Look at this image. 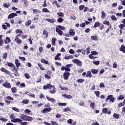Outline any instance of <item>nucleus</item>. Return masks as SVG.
Instances as JSON below:
<instances>
[{"label":"nucleus","instance_id":"nucleus-23","mask_svg":"<svg viewBox=\"0 0 125 125\" xmlns=\"http://www.w3.org/2000/svg\"><path fill=\"white\" fill-rule=\"evenodd\" d=\"M91 40L97 41H98V38L97 37V35L92 36H91Z\"/></svg>","mask_w":125,"mask_h":125},{"label":"nucleus","instance_id":"nucleus-19","mask_svg":"<svg viewBox=\"0 0 125 125\" xmlns=\"http://www.w3.org/2000/svg\"><path fill=\"white\" fill-rule=\"evenodd\" d=\"M62 97H64V98H66V99H72L73 98V97L71 96V95H67L65 94L62 95Z\"/></svg>","mask_w":125,"mask_h":125},{"label":"nucleus","instance_id":"nucleus-29","mask_svg":"<svg viewBox=\"0 0 125 125\" xmlns=\"http://www.w3.org/2000/svg\"><path fill=\"white\" fill-rule=\"evenodd\" d=\"M125 99V97L123 95H120L118 98H117V100L118 101H120V100H124Z\"/></svg>","mask_w":125,"mask_h":125},{"label":"nucleus","instance_id":"nucleus-28","mask_svg":"<svg viewBox=\"0 0 125 125\" xmlns=\"http://www.w3.org/2000/svg\"><path fill=\"white\" fill-rule=\"evenodd\" d=\"M74 58V56L73 55H70L69 56H65L64 59L65 60H69V59H73Z\"/></svg>","mask_w":125,"mask_h":125},{"label":"nucleus","instance_id":"nucleus-5","mask_svg":"<svg viewBox=\"0 0 125 125\" xmlns=\"http://www.w3.org/2000/svg\"><path fill=\"white\" fill-rule=\"evenodd\" d=\"M72 62H73V63L75 64H76V65L79 67H82V66H83V62H82V61H80L79 59H73L72 60Z\"/></svg>","mask_w":125,"mask_h":125},{"label":"nucleus","instance_id":"nucleus-61","mask_svg":"<svg viewBox=\"0 0 125 125\" xmlns=\"http://www.w3.org/2000/svg\"><path fill=\"white\" fill-rule=\"evenodd\" d=\"M79 104L80 106H84V105H85V104H84V102H83V101H81L80 103H79Z\"/></svg>","mask_w":125,"mask_h":125},{"label":"nucleus","instance_id":"nucleus-20","mask_svg":"<svg viewBox=\"0 0 125 125\" xmlns=\"http://www.w3.org/2000/svg\"><path fill=\"white\" fill-rule=\"evenodd\" d=\"M3 37V35H0V46H2L3 43H4V42H3V39H2Z\"/></svg>","mask_w":125,"mask_h":125},{"label":"nucleus","instance_id":"nucleus-58","mask_svg":"<svg viewBox=\"0 0 125 125\" xmlns=\"http://www.w3.org/2000/svg\"><path fill=\"white\" fill-rule=\"evenodd\" d=\"M12 109L14 111H15L16 112H20V109H18V108L15 107H12Z\"/></svg>","mask_w":125,"mask_h":125},{"label":"nucleus","instance_id":"nucleus-39","mask_svg":"<svg viewBox=\"0 0 125 125\" xmlns=\"http://www.w3.org/2000/svg\"><path fill=\"white\" fill-rule=\"evenodd\" d=\"M56 42V38H53L52 39V45H55V42Z\"/></svg>","mask_w":125,"mask_h":125},{"label":"nucleus","instance_id":"nucleus-38","mask_svg":"<svg viewBox=\"0 0 125 125\" xmlns=\"http://www.w3.org/2000/svg\"><path fill=\"white\" fill-rule=\"evenodd\" d=\"M59 87L62 89V90H68V88L66 87H63L61 85H59Z\"/></svg>","mask_w":125,"mask_h":125},{"label":"nucleus","instance_id":"nucleus-47","mask_svg":"<svg viewBox=\"0 0 125 125\" xmlns=\"http://www.w3.org/2000/svg\"><path fill=\"white\" fill-rule=\"evenodd\" d=\"M57 15L60 17H64V14L62 12L57 13Z\"/></svg>","mask_w":125,"mask_h":125},{"label":"nucleus","instance_id":"nucleus-22","mask_svg":"<svg viewBox=\"0 0 125 125\" xmlns=\"http://www.w3.org/2000/svg\"><path fill=\"white\" fill-rule=\"evenodd\" d=\"M15 41L17 44H21V43H22V40L19 38H15Z\"/></svg>","mask_w":125,"mask_h":125},{"label":"nucleus","instance_id":"nucleus-51","mask_svg":"<svg viewBox=\"0 0 125 125\" xmlns=\"http://www.w3.org/2000/svg\"><path fill=\"white\" fill-rule=\"evenodd\" d=\"M44 78L47 80H50V79H51V76L48 74H44Z\"/></svg>","mask_w":125,"mask_h":125},{"label":"nucleus","instance_id":"nucleus-54","mask_svg":"<svg viewBox=\"0 0 125 125\" xmlns=\"http://www.w3.org/2000/svg\"><path fill=\"white\" fill-rule=\"evenodd\" d=\"M53 2H54V3H55V4H56V5L58 8H59L60 7H61L60 5H59V4H58V2H57V0H55Z\"/></svg>","mask_w":125,"mask_h":125},{"label":"nucleus","instance_id":"nucleus-44","mask_svg":"<svg viewBox=\"0 0 125 125\" xmlns=\"http://www.w3.org/2000/svg\"><path fill=\"white\" fill-rule=\"evenodd\" d=\"M113 117L118 120V119L120 118V114H117V113H114L113 114Z\"/></svg>","mask_w":125,"mask_h":125},{"label":"nucleus","instance_id":"nucleus-21","mask_svg":"<svg viewBox=\"0 0 125 125\" xmlns=\"http://www.w3.org/2000/svg\"><path fill=\"white\" fill-rule=\"evenodd\" d=\"M6 66H8L9 67H11V68H13L14 67V64L11 62H7L5 64Z\"/></svg>","mask_w":125,"mask_h":125},{"label":"nucleus","instance_id":"nucleus-62","mask_svg":"<svg viewBox=\"0 0 125 125\" xmlns=\"http://www.w3.org/2000/svg\"><path fill=\"white\" fill-rule=\"evenodd\" d=\"M93 62V64H94V65H99V64H100V62H99V61H94Z\"/></svg>","mask_w":125,"mask_h":125},{"label":"nucleus","instance_id":"nucleus-27","mask_svg":"<svg viewBox=\"0 0 125 125\" xmlns=\"http://www.w3.org/2000/svg\"><path fill=\"white\" fill-rule=\"evenodd\" d=\"M92 77V74H91V71H88L87 72V74L86 75V78H91Z\"/></svg>","mask_w":125,"mask_h":125},{"label":"nucleus","instance_id":"nucleus-18","mask_svg":"<svg viewBox=\"0 0 125 125\" xmlns=\"http://www.w3.org/2000/svg\"><path fill=\"white\" fill-rule=\"evenodd\" d=\"M51 111V107H49V108L46 107L43 109L42 113H43V114H45V113H47V112H50Z\"/></svg>","mask_w":125,"mask_h":125},{"label":"nucleus","instance_id":"nucleus-11","mask_svg":"<svg viewBox=\"0 0 125 125\" xmlns=\"http://www.w3.org/2000/svg\"><path fill=\"white\" fill-rule=\"evenodd\" d=\"M49 93L51 94H54L56 92V88H55V85H53L52 87L50 88Z\"/></svg>","mask_w":125,"mask_h":125},{"label":"nucleus","instance_id":"nucleus-48","mask_svg":"<svg viewBox=\"0 0 125 125\" xmlns=\"http://www.w3.org/2000/svg\"><path fill=\"white\" fill-rule=\"evenodd\" d=\"M16 34H23V31L20 29H17L15 31Z\"/></svg>","mask_w":125,"mask_h":125},{"label":"nucleus","instance_id":"nucleus-26","mask_svg":"<svg viewBox=\"0 0 125 125\" xmlns=\"http://www.w3.org/2000/svg\"><path fill=\"white\" fill-rule=\"evenodd\" d=\"M75 30L74 29H70L69 31V35L70 36H75Z\"/></svg>","mask_w":125,"mask_h":125},{"label":"nucleus","instance_id":"nucleus-14","mask_svg":"<svg viewBox=\"0 0 125 125\" xmlns=\"http://www.w3.org/2000/svg\"><path fill=\"white\" fill-rule=\"evenodd\" d=\"M46 98L48 100V101H50V102H51L52 103H55L56 102V101L55 100L54 98H52L51 97H49L48 96H46Z\"/></svg>","mask_w":125,"mask_h":125},{"label":"nucleus","instance_id":"nucleus-16","mask_svg":"<svg viewBox=\"0 0 125 125\" xmlns=\"http://www.w3.org/2000/svg\"><path fill=\"white\" fill-rule=\"evenodd\" d=\"M46 20L47 21V22H49V23H51L52 24H53V23H55V22H56V20H55L54 18L47 19Z\"/></svg>","mask_w":125,"mask_h":125},{"label":"nucleus","instance_id":"nucleus-3","mask_svg":"<svg viewBox=\"0 0 125 125\" xmlns=\"http://www.w3.org/2000/svg\"><path fill=\"white\" fill-rule=\"evenodd\" d=\"M10 119H11L12 120L11 122L12 123H21V122L22 121V120L19 119V118H15V116H14V114H12L10 116Z\"/></svg>","mask_w":125,"mask_h":125},{"label":"nucleus","instance_id":"nucleus-43","mask_svg":"<svg viewBox=\"0 0 125 125\" xmlns=\"http://www.w3.org/2000/svg\"><path fill=\"white\" fill-rule=\"evenodd\" d=\"M103 24L104 25H106L107 26H110V21H103Z\"/></svg>","mask_w":125,"mask_h":125},{"label":"nucleus","instance_id":"nucleus-57","mask_svg":"<svg viewBox=\"0 0 125 125\" xmlns=\"http://www.w3.org/2000/svg\"><path fill=\"white\" fill-rule=\"evenodd\" d=\"M3 59H6L7 58V53L5 52L2 56Z\"/></svg>","mask_w":125,"mask_h":125},{"label":"nucleus","instance_id":"nucleus-1","mask_svg":"<svg viewBox=\"0 0 125 125\" xmlns=\"http://www.w3.org/2000/svg\"><path fill=\"white\" fill-rule=\"evenodd\" d=\"M65 31V27L62 25H57L56 28V32L59 35V36H62L63 35V31Z\"/></svg>","mask_w":125,"mask_h":125},{"label":"nucleus","instance_id":"nucleus-40","mask_svg":"<svg viewBox=\"0 0 125 125\" xmlns=\"http://www.w3.org/2000/svg\"><path fill=\"white\" fill-rule=\"evenodd\" d=\"M32 23V21L31 20H28L25 23V26H30L31 24Z\"/></svg>","mask_w":125,"mask_h":125},{"label":"nucleus","instance_id":"nucleus-4","mask_svg":"<svg viewBox=\"0 0 125 125\" xmlns=\"http://www.w3.org/2000/svg\"><path fill=\"white\" fill-rule=\"evenodd\" d=\"M73 64H66L65 66H62L61 70L62 71H64V70L65 71V72H71V69H70V67H72Z\"/></svg>","mask_w":125,"mask_h":125},{"label":"nucleus","instance_id":"nucleus-6","mask_svg":"<svg viewBox=\"0 0 125 125\" xmlns=\"http://www.w3.org/2000/svg\"><path fill=\"white\" fill-rule=\"evenodd\" d=\"M4 101L6 103H7V105H9L10 103H11V101L8 100H13V98L11 97L10 96H8L4 98Z\"/></svg>","mask_w":125,"mask_h":125},{"label":"nucleus","instance_id":"nucleus-64","mask_svg":"<svg viewBox=\"0 0 125 125\" xmlns=\"http://www.w3.org/2000/svg\"><path fill=\"white\" fill-rule=\"evenodd\" d=\"M0 121H1V122H7V119L2 117L0 119Z\"/></svg>","mask_w":125,"mask_h":125},{"label":"nucleus","instance_id":"nucleus-10","mask_svg":"<svg viewBox=\"0 0 125 125\" xmlns=\"http://www.w3.org/2000/svg\"><path fill=\"white\" fill-rule=\"evenodd\" d=\"M12 70L13 72H14L15 74V76H18L19 75L18 70H19V67H15V65L14 66Z\"/></svg>","mask_w":125,"mask_h":125},{"label":"nucleus","instance_id":"nucleus-2","mask_svg":"<svg viewBox=\"0 0 125 125\" xmlns=\"http://www.w3.org/2000/svg\"><path fill=\"white\" fill-rule=\"evenodd\" d=\"M20 118L21 120H23V121H26L27 122H31V121H33V117L24 114H21Z\"/></svg>","mask_w":125,"mask_h":125},{"label":"nucleus","instance_id":"nucleus-60","mask_svg":"<svg viewBox=\"0 0 125 125\" xmlns=\"http://www.w3.org/2000/svg\"><path fill=\"white\" fill-rule=\"evenodd\" d=\"M3 7H5V8H8L9 6H10V5L7 4L6 3H4L3 4Z\"/></svg>","mask_w":125,"mask_h":125},{"label":"nucleus","instance_id":"nucleus-41","mask_svg":"<svg viewBox=\"0 0 125 125\" xmlns=\"http://www.w3.org/2000/svg\"><path fill=\"white\" fill-rule=\"evenodd\" d=\"M101 13H102L101 17H102V18L104 19V18H105V17H106V13H105V12H104V11H102L101 12Z\"/></svg>","mask_w":125,"mask_h":125},{"label":"nucleus","instance_id":"nucleus-13","mask_svg":"<svg viewBox=\"0 0 125 125\" xmlns=\"http://www.w3.org/2000/svg\"><path fill=\"white\" fill-rule=\"evenodd\" d=\"M5 24H2V27L4 30H6L7 28H10V24L9 23L5 22Z\"/></svg>","mask_w":125,"mask_h":125},{"label":"nucleus","instance_id":"nucleus-17","mask_svg":"<svg viewBox=\"0 0 125 125\" xmlns=\"http://www.w3.org/2000/svg\"><path fill=\"white\" fill-rule=\"evenodd\" d=\"M4 43L6 44H8L9 42H11V39L9 37H6L5 38V40H4Z\"/></svg>","mask_w":125,"mask_h":125},{"label":"nucleus","instance_id":"nucleus-35","mask_svg":"<svg viewBox=\"0 0 125 125\" xmlns=\"http://www.w3.org/2000/svg\"><path fill=\"white\" fill-rule=\"evenodd\" d=\"M84 82V79H79L76 81V83H83Z\"/></svg>","mask_w":125,"mask_h":125},{"label":"nucleus","instance_id":"nucleus-33","mask_svg":"<svg viewBox=\"0 0 125 125\" xmlns=\"http://www.w3.org/2000/svg\"><path fill=\"white\" fill-rule=\"evenodd\" d=\"M11 91L13 93H16V92H17V88H16V87H13L11 88Z\"/></svg>","mask_w":125,"mask_h":125},{"label":"nucleus","instance_id":"nucleus-32","mask_svg":"<svg viewBox=\"0 0 125 125\" xmlns=\"http://www.w3.org/2000/svg\"><path fill=\"white\" fill-rule=\"evenodd\" d=\"M38 65L39 68H40L41 70H42V71L44 70V67H43V66H42L41 63L38 62Z\"/></svg>","mask_w":125,"mask_h":125},{"label":"nucleus","instance_id":"nucleus-7","mask_svg":"<svg viewBox=\"0 0 125 125\" xmlns=\"http://www.w3.org/2000/svg\"><path fill=\"white\" fill-rule=\"evenodd\" d=\"M70 75H71V74L69 72H64L63 75L64 80H65V81L69 80Z\"/></svg>","mask_w":125,"mask_h":125},{"label":"nucleus","instance_id":"nucleus-53","mask_svg":"<svg viewBox=\"0 0 125 125\" xmlns=\"http://www.w3.org/2000/svg\"><path fill=\"white\" fill-rule=\"evenodd\" d=\"M58 105H59V106H67V104L65 103H59Z\"/></svg>","mask_w":125,"mask_h":125},{"label":"nucleus","instance_id":"nucleus-31","mask_svg":"<svg viewBox=\"0 0 125 125\" xmlns=\"http://www.w3.org/2000/svg\"><path fill=\"white\" fill-rule=\"evenodd\" d=\"M100 26V22L99 21L96 22L93 26V28H97Z\"/></svg>","mask_w":125,"mask_h":125},{"label":"nucleus","instance_id":"nucleus-45","mask_svg":"<svg viewBox=\"0 0 125 125\" xmlns=\"http://www.w3.org/2000/svg\"><path fill=\"white\" fill-rule=\"evenodd\" d=\"M95 94L97 96V97H100V92L99 91H95L94 92Z\"/></svg>","mask_w":125,"mask_h":125},{"label":"nucleus","instance_id":"nucleus-56","mask_svg":"<svg viewBox=\"0 0 125 125\" xmlns=\"http://www.w3.org/2000/svg\"><path fill=\"white\" fill-rule=\"evenodd\" d=\"M61 56V53H58L57 54L55 58V60H58V58H59L60 56Z\"/></svg>","mask_w":125,"mask_h":125},{"label":"nucleus","instance_id":"nucleus-30","mask_svg":"<svg viewBox=\"0 0 125 125\" xmlns=\"http://www.w3.org/2000/svg\"><path fill=\"white\" fill-rule=\"evenodd\" d=\"M92 72L93 75H96L98 73V70L95 69H92L91 70V72Z\"/></svg>","mask_w":125,"mask_h":125},{"label":"nucleus","instance_id":"nucleus-50","mask_svg":"<svg viewBox=\"0 0 125 125\" xmlns=\"http://www.w3.org/2000/svg\"><path fill=\"white\" fill-rule=\"evenodd\" d=\"M112 97H113L112 95H108L107 96V98H106V99H105L106 102H107V101H108V100H110Z\"/></svg>","mask_w":125,"mask_h":125},{"label":"nucleus","instance_id":"nucleus-59","mask_svg":"<svg viewBox=\"0 0 125 125\" xmlns=\"http://www.w3.org/2000/svg\"><path fill=\"white\" fill-rule=\"evenodd\" d=\"M111 19L113 20V21H117V18L114 15L111 16Z\"/></svg>","mask_w":125,"mask_h":125},{"label":"nucleus","instance_id":"nucleus-49","mask_svg":"<svg viewBox=\"0 0 125 125\" xmlns=\"http://www.w3.org/2000/svg\"><path fill=\"white\" fill-rule=\"evenodd\" d=\"M91 54L92 55H98V52L96 51H93L91 52Z\"/></svg>","mask_w":125,"mask_h":125},{"label":"nucleus","instance_id":"nucleus-46","mask_svg":"<svg viewBox=\"0 0 125 125\" xmlns=\"http://www.w3.org/2000/svg\"><path fill=\"white\" fill-rule=\"evenodd\" d=\"M63 112H68V111L71 112V111H72V110H71V109H70V107H66V108L63 109Z\"/></svg>","mask_w":125,"mask_h":125},{"label":"nucleus","instance_id":"nucleus-42","mask_svg":"<svg viewBox=\"0 0 125 125\" xmlns=\"http://www.w3.org/2000/svg\"><path fill=\"white\" fill-rule=\"evenodd\" d=\"M43 35H45V38H48V32L46 30H43Z\"/></svg>","mask_w":125,"mask_h":125},{"label":"nucleus","instance_id":"nucleus-34","mask_svg":"<svg viewBox=\"0 0 125 125\" xmlns=\"http://www.w3.org/2000/svg\"><path fill=\"white\" fill-rule=\"evenodd\" d=\"M42 11V12H45L46 13H50V11L46 8H43Z\"/></svg>","mask_w":125,"mask_h":125},{"label":"nucleus","instance_id":"nucleus-15","mask_svg":"<svg viewBox=\"0 0 125 125\" xmlns=\"http://www.w3.org/2000/svg\"><path fill=\"white\" fill-rule=\"evenodd\" d=\"M16 16H17V14L15 13L10 14L8 16V19H11V18H14Z\"/></svg>","mask_w":125,"mask_h":125},{"label":"nucleus","instance_id":"nucleus-36","mask_svg":"<svg viewBox=\"0 0 125 125\" xmlns=\"http://www.w3.org/2000/svg\"><path fill=\"white\" fill-rule=\"evenodd\" d=\"M90 107L93 110L95 108V104L94 103L91 102L90 104Z\"/></svg>","mask_w":125,"mask_h":125},{"label":"nucleus","instance_id":"nucleus-55","mask_svg":"<svg viewBox=\"0 0 125 125\" xmlns=\"http://www.w3.org/2000/svg\"><path fill=\"white\" fill-rule=\"evenodd\" d=\"M83 8H84V5H81L79 6V10H80V11L83 10Z\"/></svg>","mask_w":125,"mask_h":125},{"label":"nucleus","instance_id":"nucleus-9","mask_svg":"<svg viewBox=\"0 0 125 125\" xmlns=\"http://www.w3.org/2000/svg\"><path fill=\"white\" fill-rule=\"evenodd\" d=\"M2 85L4 86V87H5L6 88H11V85L10 84V83H8V81H7L5 82V83L2 84Z\"/></svg>","mask_w":125,"mask_h":125},{"label":"nucleus","instance_id":"nucleus-8","mask_svg":"<svg viewBox=\"0 0 125 125\" xmlns=\"http://www.w3.org/2000/svg\"><path fill=\"white\" fill-rule=\"evenodd\" d=\"M102 113L104 114H107V115H110L112 112L110 110H108V108L105 107L103 108Z\"/></svg>","mask_w":125,"mask_h":125},{"label":"nucleus","instance_id":"nucleus-24","mask_svg":"<svg viewBox=\"0 0 125 125\" xmlns=\"http://www.w3.org/2000/svg\"><path fill=\"white\" fill-rule=\"evenodd\" d=\"M19 61L18 59L15 60L16 68H19L21 65V63Z\"/></svg>","mask_w":125,"mask_h":125},{"label":"nucleus","instance_id":"nucleus-12","mask_svg":"<svg viewBox=\"0 0 125 125\" xmlns=\"http://www.w3.org/2000/svg\"><path fill=\"white\" fill-rule=\"evenodd\" d=\"M52 85H51V84L50 83H48L47 84V85H44L43 86V89L44 90H46V89H50V88L51 87H52Z\"/></svg>","mask_w":125,"mask_h":125},{"label":"nucleus","instance_id":"nucleus-63","mask_svg":"<svg viewBox=\"0 0 125 125\" xmlns=\"http://www.w3.org/2000/svg\"><path fill=\"white\" fill-rule=\"evenodd\" d=\"M24 77H25V78L28 79H30V78H31V76H30V75L28 73H25Z\"/></svg>","mask_w":125,"mask_h":125},{"label":"nucleus","instance_id":"nucleus-37","mask_svg":"<svg viewBox=\"0 0 125 125\" xmlns=\"http://www.w3.org/2000/svg\"><path fill=\"white\" fill-rule=\"evenodd\" d=\"M58 23H62L64 21V19L62 18H59L57 19Z\"/></svg>","mask_w":125,"mask_h":125},{"label":"nucleus","instance_id":"nucleus-25","mask_svg":"<svg viewBox=\"0 0 125 125\" xmlns=\"http://www.w3.org/2000/svg\"><path fill=\"white\" fill-rule=\"evenodd\" d=\"M120 51H122L123 53H125V46L122 45L121 48L119 49Z\"/></svg>","mask_w":125,"mask_h":125},{"label":"nucleus","instance_id":"nucleus-52","mask_svg":"<svg viewBox=\"0 0 125 125\" xmlns=\"http://www.w3.org/2000/svg\"><path fill=\"white\" fill-rule=\"evenodd\" d=\"M125 27V25L124 24H121L119 25V28H120L121 30H124Z\"/></svg>","mask_w":125,"mask_h":125}]
</instances>
